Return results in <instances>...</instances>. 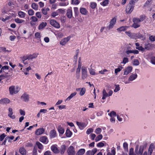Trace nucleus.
Listing matches in <instances>:
<instances>
[{
  "instance_id": "nucleus-30",
  "label": "nucleus",
  "mask_w": 155,
  "mask_h": 155,
  "mask_svg": "<svg viewBox=\"0 0 155 155\" xmlns=\"http://www.w3.org/2000/svg\"><path fill=\"white\" fill-rule=\"evenodd\" d=\"M102 95V99L103 100L105 99L107 97H108V94L106 92L105 89H104L103 91Z\"/></svg>"
},
{
  "instance_id": "nucleus-7",
  "label": "nucleus",
  "mask_w": 155,
  "mask_h": 155,
  "mask_svg": "<svg viewBox=\"0 0 155 155\" xmlns=\"http://www.w3.org/2000/svg\"><path fill=\"white\" fill-rule=\"evenodd\" d=\"M116 21V18L115 17L113 18L110 21V24L107 27L109 30H110L112 28L115 24Z\"/></svg>"
},
{
  "instance_id": "nucleus-56",
  "label": "nucleus",
  "mask_w": 155,
  "mask_h": 155,
  "mask_svg": "<svg viewBox=\"0 0 155 155\" xmlns=\"http://www.w3.org/2000/svg\"><path fill=\"white\" fill-rule=\"evenodd\" d=\"M128 61L129 60L128 58H127V57H124L123 58V62L121 63H123L125 64L126 63L128 62Z\"/></svg>"
},
{
  "instance_id": "nucleus-2",
  "label": "nucleus",
  "mask_w": 155,
  "mask_h": 155,
  "mask_svg": "<svg viewBox=\"0 0 155 155\" xmlns=\"http://www.w3.org/2000/svg\"><path fill=\"white\" fill-rule=\"evenodd\" d=\"M20 90V88L18 86H15L14 85L10 86L8 89L9 94L11 95L17 94Z\"/></svg>"
},
{
  "instance_id": "nucleus-43",
  "label": "nucleus",
  "mask_w": 155,
  "mask_h": 155,
  "mask_svg": "<svg viewBox=\"0 0 155 155\" xmlns=\"http://www.w3.org/2000/svg\"><path fill=\"white\" fill-rule=\"evenodd\" d=\"M123 68V67L122 66H119L118 68H116L115 69V73L116 74L117 73L120 72L122 69Z\"/></svg>"
},
{
  "instance_id": "nucleus-45",
  "label": "nucleus",
  "mask_w": 155,
  "mask_h": 155,
  "mask_svg": "<svg viewBox=\"0 0 155 155\" xmlns=\"http://www.w3.org/2000/svg\"><path fill=\"white\" fill-rule=\"evenodd\" d=\"M66 146L64 145H63L61 146V154L64 153L65 150Z\"/></svg>"
},
{
  "instance_id": "nucleus-13",
  "label": "nucleus",
  "mask_w": 155,
  "mask_h": 155,
  "mask_svg": "<svg viewBox=\"0 0 155 155\" xmlns=\"http://www.w3.org/2000/svg\"><path fill=\"white\" fill-rule=\"evenodd\" d=\"M137 75L136 73L131 74L128 78L129 81H132L137 78Z\"/></svg>"
},
{
  "instance_id": "nucleus-50",
  "label": "nucleus",
  "mask_w": 155,
  "mask_h": 155,
  "mask_svg": "<svg viewBox=\"0 0 155 155\" xmlns=\"http://www.w3.org/2000/svg\"><path fill=\"white\" fill-rule=\"evenodd\" d=\"M85 92V88L84 87L81 88L80 94L81 96H82L84 94Z\"/></svg>"
},
{
  "instance_id": "nucleus-19",
  "label": "nucleus",
  "mask_w": 155,
  "mask_h": 155,
  "mask_svg": "<svg viewBox=\"0 0 155 155\" xmlns=\"http://www.w3.org/2000/svg\"><path fill=\"white\" fill-rule=\"evenodd\" d=\"M38 54L37 53H34L32 54H28V60H31L37 57Z\"/></svg>"
},
{
  "instance_id": "nucleus-34",
  "label": "nucleus",
  "mask_w": 155,
  "mask_h": 155,
  "mask_svg": "<svg viewBox=\"0 0 155 155\" xmlns=\"http://www.w3.org/2000/svg\"><path fill=\"white\" fill-rule=\"evenodd\" d=\"M15 21L16 23L18 24L23 23L25 21L24 20L22 19H20L18 18H15Z\"/></svg>"
},
{
  "instance_id": "nucleus-28",
  "label": "nucleus",
  "mask_w": 155,
  "mask_h": 155,
  "mask_svg": "<svg viewBox=\"0 0 155 155\" xmlns=\"http://www.w3.org/2000/svg\"><path fill=\"white\" fill-rule=\"evenodd\" d=\"M56 132L54 130H51L50 133V136L51 138H54L56 136Z\"/></svg>"
},
{
  "instance_id": "nucleus-47",
  "label": "nucleus",
  "mask_w": 155,
  "mask_h": 155,
  "mask_svg": "<svg viewBox=\"0 0 155 155\" xmlns=\"http://www.w3.org/2000/svg\"><path fill=\"white\" fill-rule=\"evenodd\" d=\"M38 148L40 149H42L43 148V146L39 142H37L36 143Z\"/></svg>"
},
{
  "instance_id": "nucleus-24",
  "label": "nucleus",
  "mask_w": 155,
  "mask_h": 155,
  "mask_svg": "<svg viewBox=\"0 0 155 155\" xmlns=\"http://www.w3.org/2000/svg\"><path fill=\"white\" fill-rule=\"evenodd\" d=\"M51 150L55 153H58L59 152V150L57 147V145H55L52 146L51 147Z\"/></svg>"
},
{
  "instance_id": "nucleus-6",
  "label": "nucleus",
  "mask_w": 155,
  "mask_h": 155,
  "mask_svg": "<svg viewBox=\"0 0 155 155\" xmlns=\"http://www.w3.org/2000/svg\"><path fill=\"white\" fill-rule=\"evenodd\" d=\"M50 23L52 26L56 28H60V24L54 19L51 20Z\"/></svg>"
},
{
  "instance_id": "nucleus-3",
  "label": "nucleus",
  "mask_w": 155,
  "mask_h": 155,
  "mask_svg": "<svg viewBox=\"0 0 155 155\" xmlns=\"http://www.w3.org/2000/svg\"><path fill=\"white\" fill-rule=\"evenodd\" d=\"M87 68L84 66L81 68V78L83 80H84L87 77Z\"/></svg>"
},
{
  "instance_id": "nucleus-42",
  "label": "nucleus",
  "mask_w": 155,
  "mask_h": 155,
  "mask_svg": "<svg viewBox=\"0 0 155 155\" xmlns=\"http://www.w3.org/2000/svg\"><path fill=\"white\" fill-rule=\"evenodd\" d=\"M149 39L151 42L155 41V35H150L149 36Z\"/></svg>"
},
{
  "instance_id": "nucleus-15",
  "label": "nucleus",
  "mask_w": 155,
  "mask_h": 155,
  "mask_svg": "<svg viewBox=\"0 0 155 155\" xmlns=\"http://www.w3.org/2000/svg\"><path fill=\"white\" fill-rule=\"evenodd\" d=\"M81 65L80 64H78V68L76 69V77L77 79L79 78L80 77V73L81 68Z\"/></svg>"
},
{
  "instance_id": "nucleus-40",
  "label": "nucleus",
  "mask_w": 155,
  "mask_h": 155,
  "mask_svg": "<svg viewBox=\"0 0 155 155\" xmlns=\"http://www.w3.org/2000/svg\"><path fill=\"white\" fill-rule=\"evenodd\" d=\"M145 19V16L144 15H142L140 16V18H137V20L139 22H140Z\"/></svg>"
},
{
  "instance_id": "nucleus-59",
  "label": "nucleus",
  "mask_w": 155,
  "mask_h": 155,
  "mask_svg": "<svg viewBox=\"0 0 155 155\" xmlns=\"http://www.w3.org/2000/svg\"><path fill=\"white\" fill-rule=\"evenodd\" d=\"M35 38H38V39L40 38L41 37V35H40V33H39V32H37L35 34Z\"/></svg>"
},
{
  "instance_id": "nucleus-14",
  "label": "nucleus",
  "mask_w": 155,
  "mask_h": 155,
  "mask_svg": "<svg viewBox=\"0 0 155 155\" xmlns=\"http://www.w3.org/2000/svg\"><path fill=\"white\" fill-rule=\"evenodd\" d=\"M132 69V67L131 66H128L126 68L124 69V74L126 75L128 74L131 71Z\"/></svg>"
},
{
  "instance_id": "nucleus-41",
  "label": "nucleus",
  "mask_w": 155,
  "mask_h": 155,
  "mask_svg": "<svg viewBox=\"0 0 155 155\" xmlns=\"http://www.w3.org/2000/svg\"><path fill=\"white\" fill-rule=\"evenodd\" d=\"M103 138V136L102 134H99L97 136L95 139V141L97 142L101 140Z\"/></svg>"
},
{
  "instance_id": "nucleus-61",
  "label": "nucleus",
  "mask_w": 155,
  "mask_h": 155,
  "mask_svg": "<svg viewBox=\"0 0 155 155\" xmlns=\"http://www.w3.org/2000/svg\"><path fill=\"white\" fill-rule=\"evenodd\" d=\"M150 61L153 64L155 65V57L153 56L151 58Z\"/></svg>"
},
{
  "instance_id": "nucleus-32",
  "label": "nucleus",
  "mask_w": 155,
  "mask_h": 155,
  "mask_svg": "<svg viewBox=\"0 0 155 155\" xmlns=\"http://www.w3.org/2000/svg\"><path fill=\"white\" fill-rule=\"evenodd\" d=\"M85 152V150L84 149H80L77 152V155H82Z\"/></svg>"
},
{
  "instance_id": "nucleus-1",
  "label": "nucleus",
  "mask_w": 155,
  "mask_h": 155,
  "mask_svg": "<svg viewBox=\"0 0 155 155\" xmlns=\"http://www.w3.org/2000/svg\"><path fill=\"white\" fill-rule=\"evenodd\" d=\"M146 147V146L145 145H141L139 147L138 145H137L135 149V152L137 155H151L155 148L154 144H151L148 148V152L146 151L143 153Z\"/></svg>"
},
{
  "instance_id": "nucleus-22",
  "label": "nucleus",
  "mask_w": 155,
  "mask_h": 155,
  "mask_svg": "<svg viewBox=\"0 0 155 155\" xmlns=\"http://www.w3.org/2000/svg\"><path fill=\"white\" fill-rule=\"evenodd\" d=\"M12 109L10 107L8 109V116L12 119H14L15 117V116L14 115H12Z\"/></svg>"
},
{
  "instance_id": "nucleus-53",
  "label": "nucleus",
  "mask_w": 155,
  "mask_h": 155,
  "mask_svg": "<svg viewBox=\"0 0 155 155\" xmlns=\"http://www.w3.org/2000/svg\"><path fill=\"white\" fill-rule=\"evenodd\" d=\"M34 11L32 9H29L28 11V14L30 16H32L34 14Z\"/></svg>"
},
{
  "instance_id": "nucleus-63",
  "label": "nucleus",
  "mask_w": 155,
  "mask_h": 155,
  "mask_svg": "<svg viewBox=\"0 0 155 155\" xmlns=\"http://www.w3.org/2000/svg\"><path fill=\"white\" fill-rule=\"evenodd\" d=\"M93 129L92 128H89L86 131V134H90L91 133L93 132Z\"/></svg>"
},
{
  "instance_id": "nucleus-18",
  "label": "nucleus",
  "mask_w": 155,
  "mask_h": 155,
  "mask_svg": "<svg viewBox=\"0 0 155 155\" xmlns=\"http://www.w3.org/2000/svg\"><path fill=\"white\" fill-rule=\"evenodd\" d=\"M10 101V100L8 99L5 98L0 100V103L2 104H4L9 103Z\"/></svg>"
},
{
  "instance_id": "nucleus-11",
  "label": "nucleus",
  "mask_w": 155,
  "mask_h": 155,
  "mask_svg": "<svg viewBox=\"0 0 155 155\" xmlns=\"http://www.w3.org/2000/svg\"><path fill=\"white\" fill-rule=\"evenodd\" d=\"M70 37L68 36L62 39L60 42V44L62 46L65 45L70 39Z\"/></svg>"
},
{
  "instance_id": "nucleus-16",
  "label": "nucleus",
  "mask_w": 155,
  "mask_h": 155,
  "mask_svg": "<svg viewBox=\"0 0 155 155\" xmlns=\"http://www.w3.org/2000/svg\"><path fill=\"white\" fill-rule=\"evenodd\" d=\"M45 132V130L43 128L38 129L35 132V134L37 135H39L43 134Z\"/></svg>"
},
{
  "instance_id": "nucleus-39",
  "label": "nucleus",
  "mask_w": 155,
  "mask_h": 155,
  "mask_svg": "<svg viewBox=\"0 0 155 155\" xmlns=\"http://www.w3.org/2000/svg\"><path fill=\"white\" fill-rule=\"evenodd\" d=\"M123 147L125 151L128 150V144L127 142H124L123 143Z\"/></svg>"
},
{
  "instance_id": "nucleus-10",
  "label": "nucleus",
  "mask_w": 155,
  "mask_h": 155,
  "mask_svg": "<svg viewBox=\"0 0 155 155\" xmlns=\"http://www.w3.org/2000/svg\"><path fill=\"white\" fill-rule=\"evenodd\" d=\"M31 21L30 22L31 25L33 26L35 25V22L38 21V18L35 16H32L30 18Z\"/></svg>"
},
{
  "instance_id": "nucleus-54",
  "label": "nucleus",
  "mask_w": 155,
  "mask_h": 155,
  "mask_svg": "<svg viewBox=\"0 0 155 155\" xmlns=\"http://www.w3.org/2000/svg\"><path fill=\"white\" fill-rule=\"evenodd\" d=\"M80 3V2L78 0H72L71 4L73 5H77Z\"/></svg>"
},
{
  "instance_id": "nucleus-49",
  "label": "nucleus",
  "mask_w": 155,
  "mask_h": 155,
  "mask_svg": "<svg viewBox=\"0 0 155 155\" xmlns=\"http://www.w3.org/2000/svg\"><path fill=\"white\" fill-rule=\"evenodd\" d=\"M58 130L59 132L61 134H63L64 131V129L61 127H58Z\"/></svg>"
},
{
  "instance_id": "nucleus-36",
  "label": "nucleus",
  "mask_w": 155,
  "mask_h": 155,
  "mask_svg": "<svg viewBox=\"0 0 155 155\" xmlns=\"http://www.w3.org/2000/svg\"><path fill=\"white\" fill-rule=\"evenodd\" d=\"M9 69V67L8 66H4L3 67H2L1 69V70H0V74L2 72H5V71L6 70H8Z\"/></svg>"
},
{
  "instance_id": "nucleus-26",
  "label": "nucleus",
  "mask_w": 155,
  "mask_h": 155,
  "mask_svg": "<svg viewBox=\"0 0 155 155\" xmlns=\"http://www.w3.org/2000/svg\"><path fill=\"white\" fill-rule=\"evenodd\" d=\"M128 28L129 27L127 26H122L117 28V30L118 32L124 31L127 30Z\"/></svg>"
},
{
  "instance_id": "nucleus-37",
  "label": "nucleus",
  "mask_w": 155,
  "mask_h": 155,
  "mask_svg": "<svg viewBox=\"0 0 155 155\" xmlns=\"http://www.w3.org/2000/svg\"><path fill=\"white\" fill-rule=\"evenodd\" d=\"M116 152L115 149L114 147L112 148L111 152H108L107 153V155H115Z\"/></svg>"
},
{
  "instance_id": "nucleus-17",
  "label": "nucleus",
  "mask_w": 155,
  "mask_h": 155,
  "mask_svg": "<svg viewBox=\"0 0 155 155\" xmlns=\"http://www.w3.org/2000/svg\"><path fill=\"white\" fill-rule=\"evenodd\" d=\"M39 140L42 143L45 144H47L48 142V138L46 136H43L41 137Z\"/></svg>"
},
{
  "instance_id": "nucleus-29",
  "label": "nucleus",
  "mask_w": 155,
  "mask_h": 155,
  "mask_svg": "<svg viewBox=\"0 0 155 155\" xmlns=\"http://www.w3.org/2000/svg\"><path fill=\"white\" fill-rule=\"evenodd\" d=\"M76 92H75L71 93V95L66 99L65 100V102H66L67 101H68L70 100L74 96L76 95Z\"/></svg>"
},
{
  "instance_id": "nucleus-60",
  "label": "nucleus",
  "mask_w": 155,
  "mask_h": 155,
  "mask_svg": "<svg viewBox=\"0 0 155 155\" xmlns=\"http://www.w3.org/2000/svg\"><path fill=\"white\" fill-rule=\"evenodd\" d=\"M104 145V143L102 142H100L97 144V147H103Z\"/></svg>"
},
{
  "instance_id": "nucleus-31",
  "label": "nucleus",
  "mask_w": 155,
  "mask_h": 155,
  "mask_svg": "<svg viewBox=\"0 0 155 155\" xmlns=\"http://www.w3.org/2000/svg\"><path fill=\"white\" fill-rule=\"evenodd\" d=\"M18 14L19 16L21 18H24L26 16V14L22 11H19Z\"/></svg>"
},
{
  "instance_id": "nucleus-23",
  "label": "nucleus",
  "mask_w": 155,
  "mask_h": 155,
  "mask_svg": "<svg viewBox=\"0 0 155 155\" xmlns=\"http://www.w3.org/2000/svg\"><path fill=\"white\" fill-rule=\"evenodd\" d=\"M47 25L46 22H42L39 25L38 28L39 30H41Z\"/></svg>"
},
{
  "instance_id": "nucleus-48",
  "label": "nucleus",
  "mask_w": 155,
  "mask_h": 155,
  "mask_svg": "<svg viewBox=\"0 0 155 155\" xmlns=\"http://www.w3.org/2000/svg\"><path fill=\"white\" fill-rule=\"evenodd\" d=\"M129 155H137V154H135L134 153V149L133 148H131L129 150Z\"/></svg>"
},
{
  "instance_id": "nucleus-52",
  "label": "nucleus",
  "mask_w": 155,
  "mask_h": 155,
  "mask_svg": "<svg viewBox=\"0 0 155 155\" xmlns=\"http://www.w3.org/2000/svg\"><path fill=\"white\" fill-rule=\"evenodd\" d=\"M102 131V130L100 128H98L96 129L95 130V133L96 134H100Z\"/></svg>"
},
{
  "instance_id": "nucleus-27",
  "label": "nucleus",
  "mask_w": 155,
  "mask_h": 155,
  "mask_svg": "<svg viewBox=\"0 0 155 155\" xmlns=\"http://www.w3.org/2000/svg\"><path fill=\"white\" fill-rule=\"evenodd\" d=\"M19 152L22 155H26V151L24 147H21L19 149Z\"/></svg>"
},
{
  "instance_id": "nucleus-58",
  "label": "nucleus",
  "mask_w": 155,
  "mask_h": 155,
  "mask_svg": "<svg viewBox=\"0 0 155 155\" xmlns=\"http://www.w3.org/2000/svg\"><path fill=\"white\" fill-rule=\"evenodd\" d=\"M74 12L75 15H78L79 14L78 9V7H74Z\"/></svg>"
},
{
  "instance_id": "nucleus-35",
  "label": "nucleus",
  "mask_w": 155,
  "mask_h": 155,
  "mask_svg": "<svg viewBox=\"0 0 155 155\" xmlns=\"http://www.w3.org/2000/svg\"><path fill=\"white\" fill-rule=\"evenodd\" d=\"M66 136L68 137H70L72 135V133L69 129H67L66 132Z\"/></svg>"
},
{
  "instance_id": "nucleus-5",
  "label": "nucleus",
  "mask_w": 155,
  "mask_h": 155,
  "mask_svg": "<svg viewBox=\"0 0 155 155\" xmlns=\"http://www.w3.org/2000/svg\"><path fill=\"white\" fill-rule=\"evenodd\" d=\"M68 155H75V152L74 147L72 146H70L67 151Z\"/></svg>"
},
{
  "instance_id": "nucleus-9",
  "label": "nucleus",
  "mask_w": 155,
  "mask_h": 155,
  "mask_svg": "<svg viewBox=\"0 0 155 155\" xmlns=\"http://www.w3.org/2000/svg\"><path fill=\"white\" fill-rule=\"evenodd\" d=\"M21 100L25 102H28L29 101V95L26 93H24L21 96Z\"/></svg>"
},
{
  "instance_id": "nucleus-46",
  "label": "nucleus",
  "mask_w": 155,
  "mask_h": 155,
  "mask_svg": "<svg viewBox=\"0 0 155 155\" xmlns=\"http://www.w3.org/2000/svg\"><path fill=\"white\" fill-rule=\"evenodd\" d=\"M108 115L110 117H115L117 115L116 113L114 111H112L110 113H108Z\"/></svg>"
},
{
  "instance_id": "nucleus-4",
  "label": "nucleus",
  "mask_w": 155,
  "mask_h": 155,
  "mask_svg": "<svg viewBox=\"0 0 155 155\" xmlns=\"http://www.w3.org/2000/svg\"><path fill=\"white\" fill-rule=\"evenodd\" d=\"M134 4L130 3V1L129 2V4L127 6L126 11L127 14L130 13L134 9Z\"/></svg>"
},
{
  "instance_id": "nucleus-38",
  "label": "nucleus",
  "mask_w": 155,
  "mask_h": 155,
  "mask_svg": "<svg viewBox=\"0 0 155 155\" xmlns=\"http://www.w3.org/2000/svg\"><path fill=\"white\" fill-rule=\"evenodd\" d=\"M32 8L35 10H37L38 9V5L35 3H33L31 5Z\"/></svg>"
},
{
  "instance_id": "nucleus-51",
  "label": "nucleus",
  "mask_w": 155,
  "mask_h": 155,
  "mask_svg": "<svg viewBox=\"0 0 155 155\" xmlns=\"http://www.w3.org/2000/svg\"><path fill=\"white\" fill-rule=\"evenodd\" d=\"M97 6L96 3L95 2H92L90 3V6L92 9H94L96 8Z\"/></svg>"
},
{
  "instance_id": "nucleus-57",
  "label": "nucleus",
  "mask_w": 155,
  "mask_h": 155,
  "mask_svg": "<svg viewBox=\"0 0 155 155\" xmlns=\"http://www.w3.org/2000/svg\"><path fill=\"white\" fill-rule=\"evenodd\" d=\"M139 64V61L137 59H135L134 60L133 63V65L135 66H137Z\"/></svg>"
},
{
  "instance_id": "nucleus-64",
  "label": "nucleus",
  "mask_w": 155,
  "mask_h": 155,
  "mask_svg": "<svg viewBox=\"0 0 155 155\" xmlns=\"http://www.w3.org/2000/svg\"><path fill=\"white\" fill-rule=\"evenodd\" d=\"M120 87L119 85H116L115 89L114 90V91L117 92L120 90Z\"/></svg>"
},
{
  "instance_id": "nucleus-20",
  "label": "nucleus",
  "mask_w": 155,
  "mask_h": 155,
  "mask_svg": "<svg viewBox=\"0 0 155 155\" xmlns=\"http://www.w3.org/2000/svg\"><path fill=\"white\" fill-rule=\"evenodd\" d=\"M97 151L96 148H94L91 150H89L86 152V155H94Z\"/></svg>"
},
{
  "instance_id": "nucleus-25",
  "label": "nucleus",
  "mask_w": 155,
  "mask_h": 155,
  "mask_svg": "<svg viewBox=\"0 0 155 155\" xmlns=\"http://www.w3.org/2000/svg\"><path fill=\"white\" fill-rule=\"evenodd\" d=\"M66 15L69 18H71L72 16V11L71 8L68 9L66 13Z\"/></svg>"
},
{
  "instance_id": "nucleus-21",
  "label": "nucleus",
  "mask_w": 155,
  "mask_h": 155,
  "mask_svg": "<svg viewBox=\"0 0 155 155\" xmlns=\"http://www.w3.org/2000/svg\"><path fill=\"white\" fill-rule=\"evenodd\" d=\"M80 12L83 15H86L88 13L87 9L84 8H81L80 9Z\"/></svg>"
},
{
  "instance_id": "nucleus-33",
  "label": "nucleus",
  "mask_w": 155,
  "mask_h": 155,
  "mask_svg": "<svg viewBox=\"0 0 155 155\" xmlns=\"http://www.w3.org/2000/svg\"><path fill=\"white\" fill-rule=\"evenodd\" d=\"M77 124L80 128H83L86 127V125L85 123L79 122L77 121L76 122Z\"/></svg>"
},
{
  "instance_id": "nucleus-8",
  "label": "nucleus",
  "mask_w": 155,
  "mask_h": 155,
  "mask_svg": "<svg viewBox=\"0 0 155 155\" xmlns=\"http://www.w3.org/2000/svg\"><path fill=\"white\" fill-rule=\"evenodd\" d=\"M134 23L133 24L132 27L135 28H136L140 26V24L137 20V18H134L133 19Z\"/></svg>"
},
{
  "instance_id": "nucleus-62",
  "label": "nucleus",
  "mask_w": 155,
  "mask_h": 155,
  "mask_svg": "<svg viewBox=\"0 0 155 155\" xmlns=\"http://www.w3.org/2000/svg\"><path fill=\"white\" fill-rule=\"evenodd\" d=\"M152 0H147L146 1L145 3V4L144 5V6H147L148 5H149L150 4L152 3Z\"/></svg>"
},
{
  "instance_id": "nucleus-44",
  "label": "nucleus",
  "mask_w": 155,
  "mask_h": 155,
  "mask_svg": "<svg viewBox=\"0 0 155 155\" xmlns=\"http://www.w3.org/2000/svg\"><path fill=\"white\" fill-rule=\"evenodd\" d=\"M109 2L108 0H105L103 2L101 3V4L104 6H106L108 4Z\"/></svg>"
},
{
  "instance_id": "nucleus-12",
  "label": "nucleus",
  "mask_w": 155,
  "mask_h": 155,
  "mask_svg": "<svg viewBox=\"0 0 155 155\" xmlns=\"http://www.w3.org/2000/svg\"><path fill=\"white\" fill-rule=\"evenodd\" d=\"M153 46V45L152 44L149 43H146L144 44V49L145 50H150L152 49Z\"/></svg>"
},
{
  "instance_id": "nucleus-55",
  "label": "nucleus",
  "mask_w": 155,
  "mask_h": 155,
  "mask_svg": "<svg viewBox=\"0 0 155 155\" xmlns=\"http://www.w3.org/2000/svg\"><path fill=\"white\" fill-rule=\"evenodd\" d=\"M35 15L37 18H41L42 17L41 13L40 12H37L35 13Z\"/></svg>"
}]
</instances>
